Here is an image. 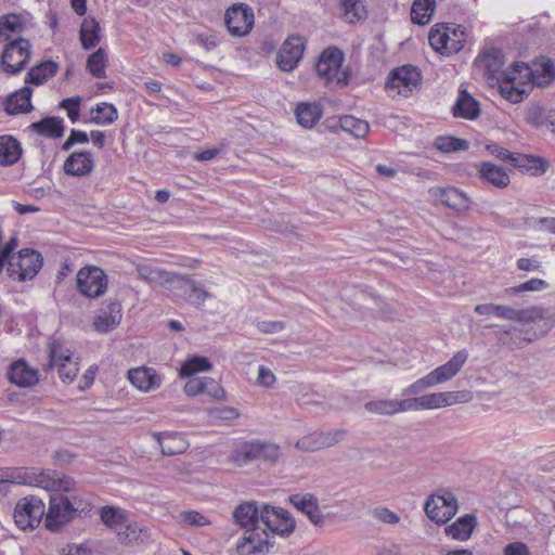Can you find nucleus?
I'll use <instances>...</instances> for the list:
<instances>
[{
    "label": "nucleus",
    "mask_w": 555,
    "mask_h": 555,
    "mask_svg": "<svg viewBox=\"0 0 555 555\" xmlns=\"http://www.w3.org/2000/svg\"><path fill=\"white\" fill-rule=\"evenodd\" d=\"M451 27L444 25H436L429 31L428 40L433 49L440 53L457 52L463 47V31H457L452 28L453 37L450 36Z\"/></svg>",
    "instance_id": "dca6fc26"
},
{
    "label": "nucleus",
    "mask_w": 555,
    "mask_h": 555,
    "mask_svg": "<svg viewBox=\"0 0 555 555\" xmlns=\"http://www.w3.org/2000/svg\"><path fill=\"white\" fill-rule=\"evenodd\" d=\"M206 390L204 393H207L209 397L216 400H224L225 391L224 389L212 378L206 377Z\"/></svg>",
    "instance_id": "69168bd1"
},
{
    "label": "nucleus",
    "mask_w": 555,
    "mask_h": 555,
    "mask_svg": "<svg viewBox=\"0 0 555 555\" xmlns=\"http://www.w3.org/2000/svg\"><path fill=\"white\" fill-rule=\"evenodd\" d=\"M548 287V283L542 279H531L516 286L505 288L504 293L506 296H513L519 293L526 292H541Z\"/></svg>",
    "instance_id": "603ef678"
},
{
    "label": "nucleus",
    "mask_w": 555,
    "mask_h": 555,
    "mask_svg": "<svg viewBox=\"0 0 555 555\" xmlns=\"http://www.w3.org/2000/svg\"><path fill=\"white\" fill-rule=\"evenodd\" d=\"M121 542L131 543L140 539L143 530L137 522L130 521L128 518L125 520V527L115 531Z\"/></svg>",
    "instance_id": "4d7b16f0"
},
{
    "label": "nucleus",
    "mask_w": 555,
    "mask_h": 555,
    "mask_svg": "<svg viewBox=\"0 0 555 555\" xmlns=\"http://www.w3.org/2000/svg\"><path fill=\"white\" fill-rule=\"evenodd\" d=\"M212 369V364L205 357H193L185 360L179 371L180 377H192L193 375L201 372H209Z\"/></svg>",
    "instance_id": "49530a36"
},
{
    "label": "nucleus",
    "mask_w": 555,
    "mask_h": 555,
    "mask_svg": "<svg viewBox=\"0 0 555 555\" xmlns=\"http://www.w3.org/2000/svg\"><path fill=\"white\" fill-rule=\"evenodd\" d=\"M431 193L449 208L459 212L467 211L470 208L469 197L455 188H436Z\"/></svg>",
    "instance_id": "bb28decb"
},
{
    "label": "nucleus",
    "mask_w": 555,
    "mask_h": 555,
    "mask_svg": "<svg viewBox=\"0 0 555 555\" xmlns=\"http://www.w3.org/2000/svg\"><path fill=\"white\" fill-rule=\"evenodd\" d=\"M23 28L21 16L8 14L0 17V42L11 38V33L20 31Z\"/></svg>",
    "instance_id": "8fccbe9b"
},
{
    "label": "nucleus",
    "mask_w": 555,
    "mask_h": 555,
    "mask_svg": "<svg viewBox=\"0 0 555 555\" xmlns=\"http://www.w3.org/2000/svg\"><path fill=\"white\" fill-rule=\"evenodd\" d=\"M339 16L349 24L366 17V10L360 0H339Z\"/></svg>",
    "instance_id": "58836bf2"
},
{
    "label": "nucleus",
    "mask_w": 555,
    "mask_h": 555,
    "mask_svg": "<svg viewBox=\"0 0 555 555\" xmlns=\"http://www.w3.org/2000/svg\"><path fill=\"white\" fill-rule=\"evenodd\" d=\"M128 379L133 387L150 392L160 387L163 378L153 367L139 366L128 371Z\"/></svg>",
    "instance_id": "412c9836"
},
{
    "label": "nucleus",
    "mask_w": 555,
    "mask_h": 555,
    "mask_svg": "<svg viewBox=\"0 0 555 555\" xmlns=\"http://www.w3.org/2000/svg\"><path fill=\"white\" fill-rule=\"evenodd\" d=\"M478 62L483 66L486 74L489 78L496 81L503 77H507L509 72L502 69L503 67V53L500 49L490 48L482 52L478 57Z\"/></svg>",
    "instance_id": "393cba45"
},
{
    "label": "nucleus",
    "mask_w": 555,
    "mask_h": 555,
    "mask_svg": "<svg viewBox=\"0 0 555 555\" xmlns=\"http://www.w3.org/2000/svg\"><path fill=\"white\" fill-rule=\"evenodd\" d=\"M224 21L228 30L233 36H244L250 31L254 25V13L246 4H234L227 10Z\"/></svg>",
    "instance_id": "f3484780"
},
{
    "label": "nucleus",
    "mask_w": 555,
    "mask_h": 555,
    "mask_svg": "<svg viewBox=\"0 0 555 555\" xmlns=\"http://www.w3.org/2000/svg\"><path fill=\"white\" fill-rule=\"evenodd\" d=\"M22 155L20 142L11 135H0V165L11 166L15 164Z\"/></svg>",
    "instance_id": "c9c22d12"
},
{
    "label": "nucleus",
    "mask_w": 555,
    "mask_h": 555,
    "mask_svg": "<svg viewBox=\"0 0 555 555\" xmlns=\"http://www.w3.org/2000/svg\"><path fill=\"white\" fill-rule=\"evenodd\" d=\"M260 521L271 533L288 535L295 529V521L289 513L281 507L263 505L260 509Z\"/></svg>",
    "instance_id": "4468645a"
},
{
    "label": "nucleus",
    "mask_w": 555,
    "mask_h": 555,
    "mask_svg": "<svg viewBox=\"0 0 555 555\" xmlns=\"http://www.w3.org/2000/svg\"><path fill=\"white\" fill-rule=\"evenodd\" d=\"M100 518L109 529L117 531L125 527L127 516L124 511L115 506H104L100 509Z\"/></svg>",
    "instance_id": "a18cd8bd"
},
{
    "label": "nucleus",
    "mask_w": 555,
    "mask_h": 555,
    "mask_svg": "<svg viewBox=\"0 0 555 555\" xmlns=\"http://www.w3.org/2000/svg\"><path fill=\"white\" fill-rule=\"evenodd\" d=\"M322 114V107L318 103L301 102L295 109L298 124L305 128H312L320 120Z\"/></svg>",
    "instance_id": "f704fd0d"
},
{
    "label": "nucleus",
    "mask_w": 555,
    "mask_h": 555,
    "mask_svg": "<svg viewBox=\"0 0 555 555\" xmlns=\"http://www.w3.org/2000/svg\"><path fill=\"white\" fill-rule=\"evenodd\" d=\"M321 448H331L340 441H343L346 437V430L344 429H334L330 431H319Z\"/></svg>",
    "instance_id": "13d9d810"
},
{
    "label": "nucleus",
    "mask_w": 555,
    "mask_h": 555,
    "mask_svg": "<svg viewBox=\"0 0 555 555\" xmlns=\"http://www.w3.org/2000/svg\"><path fill=\"white\" fill-rule=\"evenodd\" d=\"M275 382L276 377L274 373L270 369L260 365L258 369L257 384L261 387L271 388L274 386Z\"/></svg>",
    "instance_id": "e2e57ef3"
},
{
    "label": "nucleus",
    "mask_w": 555,
    "mask_h": 555,
    "mask_svg": "<svg viewBox=\"0 0 555 555\" xmlns=\"http://www.w3.org/2000/svg\"><path fill=\"white\" fill-rule=\"evenodd\" d=\"M43 263L41 255L33 249H22L16 256L8 260V273L17 281H26L35 278Z\"/></svg>",
    "instance_id": "9d476101"
},
{
    "label": "nucleus",
    "mask_w": 555,
    "mask_h": 555,
    "mask_svg": "<svg viewBox=\"0 0 555 555\" xmlns=\"http://www.w3.org/2000/svg\"><path fill=\"white\" fill-rule=\"evenodd\" d=\"M206 377H191L184 385L183 390L185 395L195 397L204 393L206 390Z\"/></svg>",
    "instance_id": "680f3d73"
},
{
    "label": "nucleus",
    "mask_w": 555,
    "mask_h": 555,
    "mask_svg": "<svg viewBox=\"0 0 555 555\" xmlns=\"http://www.w3.org/2000/svg\"><path fill=\"white\" fill-rule=\"evenodd\" d=\"M11 481L31 487H39L50 492L49 508L46 513L44 525L50 531H59L70 522L78 513L88 509L89 503L77 494L65 495L62 492H72L75 481L70 477L63 476L54 470L25 469L12 473Z\"/></svg>",
    "instance_id": "f257e3e1"
},
{
    "label": "nucleus",
    "mask_w": 555,
    "mask_h": 555,
    "mask_svg": "<svg viewBox=\"0 0 555 555\" xmlns=\"http://www.w3.org/2000/svg\"><path fill=\"white\" fill-rule=\"evenodd\" d=\"M135 271L141 280L165 287L172 294L183 283V275L147 263L137 264Z\"/></svg>",
    "instance_id": "2eb2a0df"
},
{
    "label": "nucleus",
    "mask_w": 555,
    "mask_h": 555,
    "mask_svg": "<svg viewBox=\"0 0 555 555\" xmlns=\"http://www.w3.org/2000/svg\"><path fill=\"white\" fill-rule=\"evenodd\" d=\"M421 72L412 65H404L392 69L385 83L388 95L392 99L408 98L420 86Z\"/></svg>",
    "instance_id": "0eeeda50"
},
{
    "label": "nucleus",
    "mask_w": 555,
    "mask_h": 555,
    "mask_svg": "<svg viewBox=\"0 0 555 555\" xmlns=\"http://www.w3.org/2000/svg\"><path fill=\"white\" fill-rule=\"evenodd\" d=\"M172 295L195 306H202L210 297L209 292L188 275H183V283L176 288Z\"/></svg>",
    "instance_id": "a878e982"
},
{
    "label": "nucleus",
    "mask_w": 555,
    "mask_h": 555,
    "mask_svg": "<svg viewBox=\"0 0 555 555\" xmlns=\"http://www.w3.org/2000/svg\"><path fill=\"white\" fill-rule=\"evenodd\" d=\"M30 55V42L24 38L15 39L5 46L0 60V69L9 75L17 74L25 68Z\"/></svg>",
    "instance_id": "9b49d317"
},
{
    "label": "nucleus",
    "mask_w": 555,
    "mask_h": 555,
    "mask_svg": "<svg viewBox=\"0 0 555 555\" xmlns=\"http://www.w3.org/2000/svg\"><path fill=\"white\" fill-rule=\"evenodd\" d=\"M478 172L483 182L499 189L506 188L511 182L506 170L490 162L481 163Z\"/></svg>",
    "instance_id": "c756f323"
},
{
    "label": "nucleus",
    "mask_w": 555,
    "mask_h": 555,
    "mask_svg": "<svg viewBox=\"0 0 555 555\" xmlns=\"http://www.w3.org/2000/svg\"><path fill=\"white\" fill-rule=\"evenodd\" d=\"M295 448L304 452H315L322 450L319 431L309 433L298 439Z\"/></svg>",
    "instance_id": "6e6d98bb"
},
{
    "label": "nucleus",
    "mask_w": 555,
    "mask_h": 555,
    "mask_svg": "<svg viewBox=\"0 0 555 555\" xmlns=\"http://www.w3.org/2000/svg\"><path fill=\"white\" fill-rule=\"evenodd\" d=\"M153 438L158 442L160 452L164 455L181 454L189 448V442L179 434L154 433Z\"/></svg>",
    "instance_id": "c85d7f7f"
},
{
    "label": "nucleus",
    "mask_w": 555,
    "mask_h": 555,
    "mask_svg": "<svg viewBox=\"0 0 555 555\" xmlns=\"http://www.w3.org/2000/svg\"><path fill=\"white\" fill-rule=\"evenodd\" d=\"M233 517L241 527L250 528L257 526L260 521V511L256 502H245L234 509Z\"/></svg>",
    "instance_id": "e433bc0d"
},
{
    "label": "nucleus",
    "mask_w": 555,
    "mask_h": 555,
    "mask_svg": "<svg viewBox=\"0 0 555 555\" xmlns=\"http://www.w3.org/2000/svg\"><path fill=\"white\" fill-rule=\"evenodd\" d=\"M511 164L521 171L529 172L532 176L543 175L548 167V163L544 158L520 153H513Z\"/></svg>",
    "instance_id": "7c9ffc66"
},
{
    "label": "nucleus",
    "mask_w": 555,
    "mask_h": 555,
    "mask_svg": "<svg viewBox=\"0 0 555 555\" xmlns=\"http://www.w3.org/2000/svg\"><path fill=\"white\" fill-rule=\"evenodd\" d=\"M546 116L547 112L542 106L532 104L526 108L524 118L527 124L539 128L547 125Z\"/></svg>",
    "instance_id": "5fc2aeb1"
},
{
    "label": "nucleus",
    "mask_w": 555,
    "mask_h": 555,
    "mask_svg": "<svg viewBox=\"0 0 555 555\" xmlns=\"http://www.w3.org/2000/svg\"><path fill=\"white\" fill-rule=\"evenodd\" d=\"M436 8V0H414L411 9V18L418 25H427Z\"/></svg>",
    "instance_id": "37998d69"
},
{
    "label": "nucleus",
    "mask_w": 555,
    "mask_h": 555,
    "mask_svg": "<svg viewBox=\"0 0 555 555\" xmlns=\"http://www.w3.org/2000/svg\"><path fill=\"white\" fill-rule=\"evenodd\" d=\"M106 63V53L102 48H100L89 55L87 60V68L94 78H105Z\"/></svg>",
    "instance_id": "09e8293b"
},
{
    "label": "nucleus",
    "mask_w": 555,
    "mask_h": 555,
    "mask_svg": "<svg viewBox=\"0 0 555 555\" xmlns=\"http://www.w3.org/2000/svg\"><path fill=\"white\" fill-rule=\"evenodd\" d=\"M409 399L410 411L437 410L455 404L468 403L474 395L469 390L429 392L422 396L413 395Z\"/></svg>",
    "instance_id": "39448f33"
},
{
    "label": "nucleus",
    "mask_w": 555,
    "mask_h": 555,
    "mask_svg": "<svg viewBox=\"0 0 555 555\" xmlns=\"http://www.w3.org/2000/svg\"><path fill=\"white\" fill-rule=\"evenodd\" d=\"M338 122L341 130L350 133L357 139H363L370 129L369 122L366 120L356 118L352 115H345L340 117Z\"/></svg>",
    "instance_id": "c03bdc74"
},
{
    "label": "nucleus",
    "mask_w": 555,
    "mask_h": 555,
    "mask_svg": "<svg viewBox=\"0 0 555 555\" xmlns=\"http://www.w3.org/2000/svg\"><path fill=\"white\" fill-rule=\"evenodd\" d=\"M365 411L382 415V416H392L399 413L410 412L409 409V399H378L372 400L364 404Z\"/></svg>",
    "instance_id": "5701e85b"
},
{
    "label": "nucleus",
    "mask_w": 555,
    "mask_h": 555,
    "mask_svg": "<svg viewBox=\"0 0 555 555\" xmlns=\"http://www.w3.org/2000/svg\"><path fill=\"white\" fill-rule=\"evenodd\" d=\"M49 369H57L63 383L70 384L78 374V358H74L70 348L61 340H53L49 345Z\"/></svg>",
    "instance_id": "6e6552de"
},
{
    "label": "nucleus",
    "mask_w": 555,
    "mask_h": 555,
    "mask_svg": "<svg viewBox=\"0 0 555 555\" xmlns=\"http://www.w3.org/2000/svg\"><path fill=\"white\" fill-rule=\"evenodd\" d=\"M33 90L29 87H23L11 94L5 102V111L10 115L23 114L29 112L33 106L30 103Z\"/></svg>",
    "instance_id": "473e14b6"
},
{
    "label": "nucleus",
    "mask_w": 555,
    "mask_h": 555,
    "mask_svg": "<svg viewBox=\"0 0 555 555\" xmlns=\"http://www.w3.org/2000/svg\"><path fill=\"white\" fill-rule=\"evenodd\" d=\"M94 162L90 152H74L64 163L65 173L74 177H85L92 172Z\"/></svg>",
    "instance_id": "b1692460"
},
{
    "label": "nucleus",
    "mask_w": 555,
    "mask_h": 555,
    "mask_svg": "<svg viewBox=\"0 0 555 555\" xmlns=\"http://www.w3.org/2000/svg\"><path fill=\"white\" fill-rule=\"evenodd\" d=\"M474 310L479 315H495L501 320L515 322L520 325H530L544 321L547 331L555 325V314L538 305L518 309L509 305L480 304Z\"/></svg>",
    "instance_id": "7ed1b4c3"
},
{
    "label": "nucleus",
    "mask_w": 555,
    "mask_h": 555,
    "mask_svg": "<svg viewBox=\"0 0 555 555\" xmlns=\"http://www.w3.org/2000/svg\"><path fill=\"white\" fill-rule=\"evenodd\" d=\"M555 76L554 65L551 62H544L541 64V70L537 69L535 73L531 68L521 63H515L512 70L507 74V77H503L498 80L499 90L501 95L509 101L511 103H519L524 100L526 89L521 79L532 78V82L538 86H544Z\"/></svg>",
    "instance_id": "f03ea898"
},
{
    "label": "nucleus",
    "mask_w": 555,
    "mask_h": 555,
    "mask_svg": "<svg viewBox=\"0 0 555 555\" xmlns=\"http://www.w3.org/2000/svg\"><path fill=\"white\" fill-rule=\"evenodd\" d=\"M100 24L94 17L88 16L82 21L80 27V41L83 49L89 50L100 42Z\"/></svg>",
    "instance_id": "4c0bfd02"
},
{
    "label": "nucleus",
    "mask_w": 555,
    "mask_h": 555,
    "mask_svg": "<svg viewBox=\"0 0 555 555\" xmlns=\"http://www.w3.org/2000/svg\"><path fill=\"white\" fill-rule=\"evenodd\" d=\"M80 96L66 98L61 103L60 106L66 109L67 116L72 122H76L79 118L80 113Z\"/></svg>",
    "instance_id": "bf43d9fd"
},
{
    "label": "nucleus",
    "mask_w": 555,
    "mask_h": 555,
    "mask_svg": "<svg viewBox=\"0 0 555 555\" xmlns=\"http://www.w3.org/2000/svg\"><path fill=\"white\" fill-rule=\"evenodd\" d=\"M43 515H46V508L42 500L36 496H28L17 502L13 517L17 527L25 530L37 527Z\"/></svg>",
    "instance_id": "ddd939ff"
},
{
    "label": "nucleus",
    "mask_w": 555,
    "mask_h": 555,
    "mask_svg": "<svg viewBox=\"0 0 555 555\" xmlns=\"http://www.w3.org/2000/svg\"><path fill=\"white\" fill-rule=\"evenodd\" d=\"M305 50L304 39L298 36L285 40L276 56V64L283 72H292L302 57Z\"/></svg>",
    "instance_id": "6ab92c4d"
},
{
    "label": "nucleus",
    "mask_w": 555,
    "mask_h": 555,
    "mask_svg": "<svg viewBox=\"0 0 555 555\" xmlns=\"http://www.w3.org/2000/svg\"><path fill=\"white\" fill-rule=\"evenodd\" d=\"M180 519L192 527H204L210 525V520L196 511H188L180 514Z\"/></svg>",
    "instance_id": "052dcab7"
},
{
    "label": "nucleus",
    "mask_w": 555,
    "mask_h": 555,
    "mask_svg": "<svg viewBox=\"0 0 555 555\" xmlns=\"http://www.w3.org/2000/svg\"><path fill=\"white\" fill-rule=\"evenodd\" d=\"M59 65L53 61H46L34 66L26 76V82L42 85L57 73Z\"/></svg>",
    "instance_id": "a19ab883"
},
{
    "label": "nucleus",
    "mask_w": 555,
    "mask_h": 555,
    "mask_svg": "<svg viewBox=\"0 0 555 555\" xmlns=\"http://www.w3.org/2000/svg\"><path fill=\"white\" fill-rule=\"evenodd\" d=\"M91 113L93 114L91 121L96 125H109L118 118L116 107L107 102L96 104Z\"/></svg>",
    "instance_id": "de8ad7c7"
},
{
    "label": "nucleus",
    "mask_w": 555,
    "mask_h": 555,
    "mask_svg": "<svg viewBox=\"0 0 555 555\" xmlns=\"http://www.w3.org/2000/svg\"><path fill=\"white\" fill-rule=\"evenodd\" d=\"M515 331L514 327L511 325H504L496 332V338L498 340L505 346L509 347H520L519 344H517L515 340H513V332Z\"/></svg>",
    "instance_id": "338daca9"
},
{
    "label": "nucleus",
    "mask_w": 555,
    "mask_h": 555,
    "mask_svg": "<svg viewBox=\"0 0 555 555\" xmlns=\"http://www.w3.org/2000/svg\"><path fill=\"white\" fill-rule=\"evenodd\" d=\"M257 328L263 334H276L285 328L282 321H261L257 323Z\"/></svg>",
    "instance_id": "774afa93"
},
{
    "label": "nucleus",
    "mask_w": 555,
    "mask_h": 555,
    "mask_svg": "<svg viewBox=\"0 0 555 555\" xmlns=\"http://www.w3.org/2000/svg\"><path fill=\"white\" fill-rule=\"evenodd\" d=\"M455 117L476 119L480 114L479 103L466 91L462 90L453 106Z\"/></svg>",
    "instance_id": "72a5a7b5"
},
{
    "label": "nucleus",
    "mask_w": 555,
    "mask_h": 555,
    "mask_svg": "<svg viewBox=\"0 0 555 555\" xmlns=\"http://www.w3.org/2000/svg\"><path fill=\"white\" fill-rule=\"evenodd\" d=\"M374 517L385 524H397L400 520V517L398 514L391 512L387 507H377L373 512Z\"/></svg>",
    "instance_id": "0e129e2a"
},
{
    "label": "nucleus",
    "mask_w": 555,
    "mask_h": 555,
    "mask_svg": "<svg viewBox=\"0 0 555 555\" xmlns=\"http://www.w3.org/2000/svg\"><path fill=\"white\" fill-rule=\"evenodd\" d=\"M344 54L337 48H328L322 52L317 64L315 72L326 86H345L348 72L343 67Z\"/></svg>",
    "instance_id": "423d86ee"
},
{
    "label": "nucleus",
    "mask_w": 555,
    "mask_h": 555,
    "mask_svg": "<svg viewBox=\"0 0 555 555\" xmlns=\"http://www.w3.org/2000/svg\"><path fill=\"white\" fill-rule=\"evenodd\" d=\"M426 515L437 524H446L457 512L455 495L447 490L430 495L425 503Z\"/></svg>",
    "instance_id": "f8f14e48"
},
{
    "label": "nucleus",
    "mask_w": 555,
    "mask_h": 555,
    "mask_svg": "<svg viewBox=\"0 0 555 555\" xmlns=\"http://www.w3.org/2000/svg\"><path fill=\"white\" fill-rule=\"evenodd\" d=\"M30 128L38 134L49 138H61L64 133L63 120L59 117H47L33 122Z\"/></svg>",
    "instance_id": "79ce46f5"
},
{
    "label": "nucleus",
    "mask_w": 555,
    "mask_h": 555,
    "mask_svg": "<svg viewBox=\"0 0 555 555\" xmlns=\"http://www.w3.org/2000/svg\"><path fill=\"white\" fill-rule=\"evenodd\" d=\"M289 502L305 514L313 525H323L324 516L319 508L318 499L313 494H294L289 498Z\"/></svg>",
    "instance_id": "4be33fe9"
},
{
    "label": "nucleus",
    "mask_w": 555,
    "mask_h": 555,
    "mask_svg": "<svg viewBox=\"0 0 555 555\" xmlns=\"http://www.w3.org/2000/svg\"><path fill=\"white\" fill-rule=\"evenodd\" d=\"M8 378L13 385L28 388L39 383L40 375L37 369L30 366L25 360L20 359L10 365Z\"/></svg>",
    "instance_id": "aec40b11"
},
{
    "label": "nucleus",
    "mask_w": 555,
    "mask_h": 555,
    "mask_svg": "<svg viewBox=\"0 0 555 555\" xmlns=\"http://www.w3.org/2000/svg\"><path fill=\"white\" fill-rule=\"evenodd\" d=\"M257 444V459L263 462L275 464L280 459V448L278 444L262 442L256 440Z\"/></svg>",
    "instance_id": "864d4df0"
},
{
    "label": "nucleus",
    "mask_w": 555,
    "mask_h": 555,
    "mask_svg": "<svg viewBox=\"0 0 555 555\" xmlns=\"http://www.w3.org/2000/svg\"><path fill=\"white\" fill-rule=\"evenodd\" d=\"M468 360V352L465 349L455 352L452 358L442 365H439L427 375L416 379L402 390V396L420 395L426 389L434 388L455 377Z\"/></svg>",
    "instance_id": "20e7f679"
},
{
    "label": "nucleus",
    "mask_w": 555,
    "mask_h": 555,
    "mask_svg": "<svg viewBox=\"0 0 555 555\" xmlns=\"http://www.w3.org/2000/svg\"><path fill=\"white\" fill-rule=\"evenodd\" d=\"M121 317V305L119 302H111L94 319V330L102 334L108 333L120 323Z\"/></svg>",
    "instance_id": "cd10ccee"
},
{
    "label": "nucleus",
    "mask_w": 555,
    "mask_h": 555,
    "mask_svg": "<svg viewBox=\"0 0 555 555\" xmlns=\"http://www.w3.org/2000/svg\"><path fill=\"white\" fill-rule=\"evenodd\" d=\"M435 146L442 153H452L467 150L468 143L464 139L454 137H438L435 141Z\"/></svg>",
    "instance_id": "3c124183"
},
{
    "label": "nucleus",
    "mask_w": 555,
    "mask_h": 555,
    "mask_svg": "<svg viewBox=\"0 0 555 555\" xmlns=\"http://www.w3.org/2000/svg\"><path fill=\"white\" fill-rule=\"evenodd\" d=\"M476 525L475 516L466 514L446 527V534L454 540L466 541L470 538Z\"/></svg>",
    "instance_id": "2f4dec72"
},
{
    "label": "nucleus",
    "mask_w": 555,
    "mask_h": 555,
    "mask_svg": "<svg viewBox=\"0 0 555 555\" xmlns=\"http://www.w3.org/2000/svg\"><path fill=\"white\" fill-rule=\"evenodd\" d=\"M108 287V278L98 266H85L77 272L78 292L91 299L102 297Z\"/></svg>",
    "instance_id": "1a4fd4ad"
},
{
    "label": "nucleus",
    "mask_w": 555,
    "mask_h": 555,
    "mask_svg": "<svg viewBox=\"0 0 555 555\" xmlns=\"http://www.w3.org/2000/svg\"><path fill=\"white\" fill-rule=\"evenodd\" d=\"M271 534L258 525L250 527L237 543L240 555H255L256 553L268 552Z\"/></svg>",
    "instance_id": "a211bd4d"
},
{
    "label": "nucleus",
    "mask_w": 555,
    "mask_h": 555,
    "mask_svg": "<svg viewBox=\"0 0 555 555\" xmlns=\"http://www.w3.org/2000/svg\"><path fill=\"white\" fill-rule=\"evenodd\" d=\"M230 462L236 466H244L257 459V444L255 441H243L231 452Z\"/></svg>",
    "instance_id": "ea45409f"
}]
</instances>
